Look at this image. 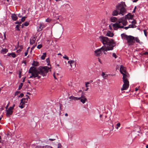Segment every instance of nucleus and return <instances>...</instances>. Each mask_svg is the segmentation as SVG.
<instances>
[{
	"label": "nucleus",
	"mask_w": 148,
	"mask_h": 148,
	"mask_svg": "<svg viewBox=\"0 0 148 148\" xmlns=\"http://www.w3.org/2000/svg\"><path fill=\"white\" fill-rule=\"evenodd\" d=\"M50 68L47 66H40L37 69L31 67L29 70V73L31 74V75L29 77V78H35L37 77L38 79H39L41 77L39 75L43 76H45Z\"/></svg>",
	"instance_id": "nucleus-1"
},
{
	"label": "nucleus",
	"mask_w": 148,
	"mask_h": 148,
	"mask_svg": "<svg viewBox=\"0 0 148 148\" xmlns=\"http://www.w3.org/2000/svg\"><path fill=\"white\" fill-rule=\"evenodd\" d=\"M127 24L126 19L125 18H122L119 19L117 23L113 25L114 29L117 30L118 28H124L125 29H128L129 27H124Z\"/></svg>",
	"instance_id": "nucleus-2"
},
{
	"label": "nucleus",
	"mask_w": 148,
	"mask_h": 148,
	"mask_svg": "<svg viewBox=\"0 0 148 148\" xmlns=\"http://www.w3.org/2000/svg\"><path fill=\"white\" fill-rule=\"evenodd\" d=\"M99 40L103 45H107L106 48H110L112 47L113 49L114 46L115 45V43L112 39H109L108 37L104 36H100Z\"/></svg>",
	"instance_id": "nucleus-3"
},
{
	"label": "nucleus",
	"mask_w": 148,
	"mask_h": 148,
	"mask_svg": "<svg viewBox=\"0 0 148 148\" xmlns=\"http://www.w3.org/2000/svg\"><path fill=\"white\" fill-rule=\"evenodd\" d=\"M122 38L127 40V43L129 46L133 45L135 43V37L132 36H128L123 33L121 35Z\"/></svg>",
	"instance_id": "nucleus-4"
},
{
	"label": "nucleus",
	"mask_w": 148,
	"mask_h": 148,
	"mask_svg": "<svg viewBox=\"0 0 148 148\" xmlns=\"http://www.w3.org/2000/svg\"><path fill=\"white\" fill-rule=\"evenodd\" d=\"M126 6L124 2H121L120 3H118L116 6V9L119 12V14L124 15L125 13L126 12V10L125 7Z\"/></svg>",
	"instance_id": "nucleus-5"
},
{
	"label": "nucleus",
	"mask_w": 148,
	"mask_h": 148,
	"mask_svg": "<svg viewBox=\"0 0 148 148\" xmlns=\"http://www.w3.org/2000/svg\"><path fill=\"white\" fill-rule=\"evenodd\" d=\"M112 47H111L110 48H106V47H103L100 49H98L95 51V55L97 56H100L102 55V52H104V51H108L112 50Z\"/></svg>",
	"instance_id": "nucleus-6"
},
{
	"label": "nucleus",
	"mask_w": 148,
	"mask_h": 148,
	"mask_svg": "<svg viewBox=\"0 0 148 148\" xmlns=\"http://www.w3.org/2000/svg\"><path fill=\"white\" fill-rule=\"evenodd\" d=\"M15 106V104H13L12 106L10 107L8 109L6 110V115L7 116H10L13 113V110Z\"/></svg>",
	"instance_id": "nucleus-7"
},
{
	"label": "nucleus",
	"mask_w": 148,
	"mask_h": 148,
	"mask_svg": "<svg viewBox=\"0 0 148 148\" xmlns=\"http://www.w3.org/2000/svg\"><path fill=\"white\" fill-rule=\"evenodd\" d=\"M124 84L123 86V87L121 88V90L122 91L127 90L129 86V81H123Z\"/></svg>",
	"instance_id": "nucleus-8"
},
{
	"label": "nucleus",
	"mask_w": 148,
	"mask_h": 148,
	"mask_svg": "<svg viewBox=\"0 0 148 148\" xmlns=\"http://www.w3.org/2000/svg\"><path fill=\"white\" fill-rule=\"evenodd\" d=\"M122 75H123V81H129L127 78L129 77V74L127 72Z\"/></svg>",
	"instance_id": "nucleus-9"
},
{
	"label": "nucleus",
	"mask_w": 148,
	"mask_h": 148,
	"mask_svg": "<svg viewBox=\"0 0 148 148\" xmlns=\"http://www.w3.org/2000/svg\"><path fill=\"white\" fill-rule=\"evenodd\" d=\"M79 98H81V99H80V101L83 104L87 100V99L86 98L84 95L82 93L81 97H79Z\"/></svg>",
	"instance_id": "nucleus-10"
},
{
	"label": "nucleus",
	"mask_w": 148,
	"mask_h": 148,
	"mask_svg": "<svg viewBox=\"0 0 148 148\" xmlns=\"http://www.w3.org/2000/svg\"><path fill=\"white\" fill-rule=\"evenodd\" d=\"M120 72L122 74L127 73L125 67L123 66L122 65H121L120 66Z\"/></svg>",
	"instance_id": "nucleus-11"
},
{
	"label": "nucleus",
	"mask_w": 148,
	"mask_h": 148,
	"mask_svg": "<svg viewBox=\"0 0 148 148\" xmlns=\"http://www.w3.org/2000/svg\"><path fill=\"white\" fill-rule=\"evenodd\" d=\"M68 63L70 64L71 67L75 66V63L74 60L69 61L68 62Z\"/></svg>",
	"instance_id": "nucleus-12"
},
{
	"label": "nucleus",
	"mask_w": 148,
	"mask_h": 148,
	"mask_svg": "<svg viewBox=\"0 0 148 148\" xmlns=\"http://www.w3.org/2000/svg\"><path fill=\"white\" fill-rule=\"evenodd\" d=\"M44 25L43 24L40 23L39 24V26L37 27V31L40 32L42 30L43 28Z\"/></svg>",
	"instance_id": "nucleus-13"
},
{
	"label": "nucleus",
	"mask_w": 148,
	"mask_h": 148,
	"mask_svg": "<svg viewBox=\"0 0 148 148\" xmlns=\"http://www.w3.org/2000/svg\"><path fill=\"white\" fill-rule=\"evenodd\" d=\"M69 99L74 100H79L81 99V98L74 97L72 96L69 97Z\"/></svg>",
	"instance_id": "nucleus-14"
},
{
	"label": "nucleus",
	"mask_w": 148,
	"mask_h": 148,
	"mask_svg": "<svg viewBox=\"0 0 148 148\" xmlns=\"http://www.w3.org/2000/svg\"><path fill=\"white\" fill-rule=\"evenodd\" d=\"M119 14V12L116 9L113 11L112 13V15L113 16H116Z\"/></svg>",
	"instance_id": "nucleus-15"
},
{
	"label": "nucleus",
	"mask_w": 148,
	"mask_h": 148,
	"mask_svg": "<svg viewBox=\"0 0 148 148\" xmlns=\"http://www.w3.org/2000/svg\"><path fill=\"white\" fill-rule=\"evenodd\" d=\"M11 17L12 19L14 21H16L18 19V17L16 15L14 14L11 15Z\"/></svg>",
	"instance_id": "nucleus-16"
},
{
	"label": "nucleus",
	"mask_w": 148,
	"mask_h": 148,
	"mask_svg": "<svg viewBox=\"0 0 148 148\" xmlns=\"http://www.w3.org/2000/svg\"><path fill=\"white\" fill-rule=\"evenodd\" d=\"M106 35L107 36H108L110 37H112L114 35V34L110 32V31H108L107 32L106 34Z\"/></svg>",
	"instance_id": "nucleus-17"
},
{
	"label": "nucleus",
	"mask_w": 148,
	"mask_h": 148,
	"mask_svg": "<svg viewBox=\"0 0 148 148\" xmlns=\"http://www.w3.org/2000/svg\"><path fill=\"white\" fill-rule=\"evenodd\" d=\"M25 105V103H24L22 101H21V103L19 104V106L20 108L21 109H22L24 107Z\"/></svg>",
	"instance_id": "nucleus-18"
},
{
	"label": "nucleus",
	"mask_w": 148,
	"mask_h": 148,
	"mask_svg": "<svg viewBox=\"0 0 148 148\" xmlns=\"http://www.w3.org/2000/svg\"><path fill=\"white\" fill-rule=\"evenodd\" d=\"M110 19L112 22H114L117 21V19L116 17L112 16L110 18Z\"/></svg>",
	"instance_id": "nucleus-19"
},
{
	"label": "nucleus",
	"mask_w": 148,
	"mask_h": 148,
	"mask_svg": "<svg viewBox=\"0 0 148 148\" xmlns=\"http://www.w3.org/2000/svg\"><path fill=\"white\" fill-rule=\"evenodd\" d=\"M8 51L7 49L5 48L1 50V53L3 54H5L7 53Z\"/></svg>",
	"instance_id": "nucleus-20"
},
{
	"label": "nucleus",
	"mask_w": 148,
	"mask_h": 148,
	"mask_svg": "<svg viewBox=\"0 0 148 148\" xmlns=\"http://www.w3.org/2000/svg\"><path fill=\"white\" fill-rule=\"evenodd\" d=\"M8 56H11L13 58H15L16 56L15 54L14 53H8Z\"/></svg>",
	"instance_id": "nucleus-21"
},
{
	"label": "nucleus",
	"mask_w": 148,
	"mask_h": 148,
	"mask_svg": "<svg viewBox=\"0 0 148 148\" xmlns=\"http://www.w3.org/2000/svg\"><path fill=\"white\" fill-rule=\"evenodd\" d=\"M39 65L38 62L37 61H33V62L32 64V65L34 66H37Z\"/></svg>",
	"instance_id": "nucleus-22"
},
{
	"label": "nucleus",
	"mask_w": 148,
	"mask_h": 148,
	"mask_svg": "<svg viewBox=\"0 0 148 148\" xmlns=\"http://www.w3.org/2000/svg\"><path fill=\"white\" fill-rule=\"evenodd\" d=\"M28 100L27 98H23L21 100V101H22L25 103H27Z\"/></svg>",
	"instance_id": "nucleus-23"
},
{
	"label": "nucleus",
	"mask_w": 148,
	"mask_h": 148,
	"mask_svg": "<svg viewBox=\"0 0 148 148\" xmlns=\"http://www.w3.org/2000/svg\"><path fill=\"white\" fill-rule=\"evenodd\" d=\"M46 56V53H43V55L41 57V59L42 60H44Z\"/></svg>",
	"instance_id": "nucleus-24"
},
{
	"label": "nucleus",
	"mask_w": 148,
	"mask_h": 148,
	"mask_svg": "<svg viewBox=\"0 0 148 148\" xmlns=\"http://www.w3.org/2000/svg\"><path fill=\"white\" fill-rule=\"evenodd\" d=\"M135 130L136 132H139L140 131L139 127V126H137L136 127H135Z\"/></svg>",
	"instance_id": "nucleus-25"
},
{
	"label": "nucleus",
	"mask_w": 148,
	"mask_h": 148,
	"mask_svg": "<svg viewBox=\"0 0 148 148\" xmlns=\"http://www.w3.org/2000/svg\"><path fill=\"white\" fill-rule=\"evenodd\" d=\"M21 26V25H19V24H18V25H16V27H15L16 30L17 31H20V29H19V27L20 26Z\"/></svg>",
	"instance_id": "nucleus-26"
},
{
	"label": "nucleus",
	"mask_w": 148,
	"mask_h": 148,
	"mask_svg": "<svg viewBox=\"0 0 148 148\" xmlns=\"http://www.w3.org/2000/svg\"><path fill=\"white\" fill-rule=\"evenodd\" d=\"M136 41V42L140 43V41L138 37L135 38V41Z\"/></svg>",
	"instance_id": "nucleus-27"
},
{
	"label": "nucleus",
	"mask_w": 148,
	"mask_h": 148,
	"mask_svg": "<svg viewBox=\"0 0 148 148\" xmlns=\"http://www.w3.org/2000/svg\"><path fill=\"white\" fill-rule=\"evenodd\" d=\"M35 41L33 39H30V44L32 45L34 43Z\"/></svg>",
	"instance_id": "nucleus-28"
},
{
	"label": "nucleus",
	"mask_w": 148,
	"mask_h": 148,
	"mask_svg": "<svg viewBox=\"0 0 148 148\" xmlns=\"http://www.w3.org/2000/svg\"><path fill=\"white\" fill-rule=\"evenodd\" d=\"M136 27V26L135 25H130L128 26L129 28H135Z\"/></svg>",
	"instance_id": "nucleus-29"
},
{
	"label": "nucleus",
	"mask_w": 148,
	"mask_h": 148,
	"mask_svg": "<svg viewBox=\"0 0 148 148\" xmlns=\"http://www.w3.org/2000/svg\"><path fill=\"white\" fill-rule=\"evenodd\" d=\"M23 83H21L20 84V85H19L18 88V90H20L21 88H22V86H23Z\"/></svg>",
	"instance_id": "nucleus-30"
},
{
	"label": "nucleus",
	"mask_w": 148,
	"mask_h": 148,
	"mask_svg": "<svg viewBox=\"0 0 148 148\" xmlns=\"http://www.w3.org/2000/svg\"><path fill=\"white\" fill-rule=\"evenodd\" d=\"M23 25L25 26H27L29 25V22L27 21L25 22L23 24Z\"/></svg>",
	"instance_id": "nucleus-31"
},
{
	"label": "nucleus",
	"mask_w": 148,
	"mask_h": 148,
	"mask_svg": "<svg viewBox=\"0 0 148 148\" xmlns=\"http://www.w3.org/2000/svg\"><path fill=\"white\" fill-rule=\"evenodd\" d=\"M120 123H118L116 124V129H118L119 128V127L120 126Z\"/></svg>",
	"instance_id": "nucleus-32"
},
{
	"label": "nucleus",
	"mask_w": 148,
	"mask_h": 148,
	"mask_svg": "<svg viewBox=\"0 0 148 148\" xmlns=\"http://www.w3.org/2000/svg\"><path fill=\"white\" fill-rule=\"evenodd\" d=\"M57 148H62V145L60 143H59L58 144Z\"/></svg>",
	"instance_id": "nucleus-33"
},
{
	"label": "nucleus",
	"mask_w": 148,
	"mask_h": 148,
	"mask_svg": "<svg viewBox=\"0 0 148 148\" xmlns=\"http://www.w3.org/2000/svg\"><path fill=\"white\" fill-rule=\"evenodd\" d=\"M112 56L113 57H114L115 58H116L117 57V56L116 54L114 53H113Z\"/></svg>",
	"instance_id": "nucleus-34"
},
{
	"label": "nucleus",
	"mask_w": 148,
	"mask_h": 148,
	"mask_svg": "<svg viewBox=\"0 0 148 148\" xmlns=\"http://www.w3.org/2000/svg\"><path fill=\"white\" fill-rule=\"evenodd\" d=\"M26 18V17L25 16L23 17L21 19V21L23 22H24L25 21V19Z\"/></svg>",
	"instance_id": "nucleus-35"
},
{
	"label": "nucleus",
	"mask_w": 148,
	"mask_h": 148,
	"mask_svg": "<svg viewBox=\"0 0 148 148\" xmlns=\"http://www.w3.org/2000/svg\"><path fill=\"white\" fill-rule=\"evenodd\" d=\"M42 45L41 44H40L38 45L37 48L38 49H40L42 47Z\"/></svg>",
	"instance_id": "nucleus-36"
},
{
	"label": "nucleus",
	"mask_w": 148,
	"mask_h": 148,
	"mask_svg": "<svg viewBox=\"0 0 148 148\" xmlns=\"http://www.w3.org/2000/svg\"><path fill=\"white\" fill-rule=\"evenodd\" d=\"M143 31H144V32L145 36L147 37V31H146V30L144 29V30Z\"/></svg>",
	"instance_id": "nucleus-37"
},
{
	"label": "nucleus",
	"mask_w": 148,
	"mask_h": 148,
	"mask_svg": "<svg viewBox=\"0 0 148 148\" xmlns=\"http://www.w3.org/2000/svg\"><path fill=\"white\" fill-rule=\"evenodd\" d=\"M63 58L65 59L68 60H69V58L68 57L66 56L65 55H64V56L63 57Z\"/></svg>",
	"instance_id": "nucleus-38"
},
{
	"label": "nucleus",
	"mask_w": 148,
	"mask_h": 148,
	"mask_svg": "<svg viewBox=\"0 0 148 148\" xmlns=\"http://www.w3.org/2000/svg\"><path fill=\"white\" fill-rule=\"evenodd\" d=\"M20 93V91H17L15 93V96L18 95Z\"/></svg>",
	"instance_id": "nucleus-39"
},
{
	"label": "nucleus",
	"mask_w": 148,
	"mask_h": 148,
	"mask_svg": "<svg viewBox=\"0 0 148 148\" xmlns=\"http://www.w3.org/2000/svg\"><path fill=\"white\" fill-rule=\"evenodd\" d=\"M51 21V20L49 18H48L46 20V21L47 22H49Z\"/></svg>",
	"instance_id": "nucleus-40"
},
{
	"label": "nucleus",
	"mask_w": 148,
	"mask_h": 148,
	"mask_svg": "<svg viewBox=\"0 0 148 148\" xmlns=\"http://www.w3.org/2000/svg\"><path fill=\"white\" fill-rule=\"evenodd\" d=\"M106 75L105 74L104 72H102V76L103 77H106L107 76V75H106V76H105Z\"/></svg>",
	"instance_id": "nucleus-41"
},
{
	"label": "nucleus",
	"mask_w": 148,
	"mask_h": 148,
	"mask_svg": "<svg viewBox=\"0 0 148 148\" xmlns=\"http://www.w3.org/2000/svg\"><path fill=\"white\" fill-rule=\"evenodd\" d=\"M21 23H22L21 21H17L15 23V24H19V25H20V24H21Z\"/></svg>",
	"instance_id": "nucleus-42"
},
{
	"label": "nucleus",
	"mask_w": 148,
	"mask_h": 148,
	"mask_svg": "<svg viewBox=\"0 0 148 148\" xmlns=\"http://www.w3.org/2000/svg\"><path fill=\"white\" fill-rule=\"evenodd\" d=\"M136 23V21L135 20H134L132 22V23L133 25H134Z\"/></svg>",
	"instance_id": "nucleus-43"
},
{
	"label": "nucleus",
	"mask_w": 148,
	"mask_h": 148,
	"mask_svg": "<svg viewBox=\"0 0 148 148\" xmlns=\"http://www.w3.org/2000/svg\"><path fill=\"white\" fill-rule=\"evenodd\" d=\"M9 103H10L9 102L8 103V104L6 105V106L5 107L6 109H8V107L9 106Z\"/></svg>",
	"instance_id": "nucleus-44"
},
{
	"label": "nucleus",
	"mask_w": 148,
	"mask_h": 148,
	"mask_svg": "<svg viewBox=\"0 0 148 148\" xmlns=\"http://www.w3.org/2000/svg\"><path fill=\"white\" fill-rule=\"evenodd\" d=\"M46 61L47 62H50V60L49 58H47L46 59Z\"/></svg>",
	"instance_id": "nucleus-45"
},
{
	"label": "nucleus",
	"mask_w": 148,
	"mask_h": 148,
	"mask_svg": "<svg viewBox=\"0 0 148 148\" xmlns=\"http://www.w3.org/2000/svg\"><path fill=\"white\" fill-rule=\"evenodd\" d=\"M23 95H24L23 94V93H21V94H20V96H18V97H23Z\"/></svg>",
	"instance_id": "nucleus-46"
},
{
	"label": "nucleus",
	"mask_w": 148,
	"mask_h": 148,
	"mask_svg": "<svg viewBox=\"0 0 148 148\" xmlns=\"http://www.w3.org/2000/svg\"><path fill=\"white\" fill-rule=\"evenodd\" d=\"M21 71H20L19 73V78H20L21 77Z\"/></svg>",
	"instance_id": "nucleus-47"
},
{
	"label": "nucleus",
	"mask_w": 148,
	"mask_h": 148,
	"mask_svg": "<svg viewBox=\"0 0 148 148\" xmlns=\"http://www.w3.org/2000/svg\"><path fill=\"white\" fill-rule=\"evenodd\" d=\"M36 37L34 36L33 38L32 39H33L35 41V40L36 39Z\"/></svg>",
	"instance_id": "nucleus-48"
},
{
	"label": "nucleus",
	"mask_w": 148,
	"mask_h": 148,
	"mask_svg": "<svg viewBox=\"0 0 148 148\" xmlns=\"http://www.w3.org/2000/svg\"><path fill=\"white\" fill-rule=\"evenodd\" d=\"M49 140L51 141H54L55 140V139H51V138H49Z\"/></svg>",
	"instance_id": "nucleus-49"
},
{
	"label": "nucleus",
	"mask_w": 148,
	"mask_h": 148,
	"mask_svg": "<svg viewBox=\"0 0 148 148\" xmlns=\"http://www.w3.org/2000/svg\"><path fill=\"white\" fill-rule=\"evenodd\" d=\"M136 7H135L133 11V12H132L133 13H134L135 12V10H136Z\"/></svg>",
	"instance_id": "nucleus-50"
},
{
	"label": "nucleus",
	"mask_w": 148,
	"mask_h": 148,
	"mask_svg": "<svg viewBox=\"0 0 148 148\" xmlns=\"http://www.w3.org/2000/svg\"><path fill=\"white\" fill-rule=\"evenodd\" d=\"M90 83V82H85V84H86L87 85L89 84Z\"/></svg>",
	"instance_id": "nucleus-51"
},
{
	"label": "nucleus",
	"mask_w": 148,
	"mask_h": 148,
	"mask_svg": "<svg viewBox=\"0 0 148 148\" xmlns=\"http://www.w3.org/2000/svg\"><path fill=\"white\" fill-rule=\"evenodd\" d=\"M144 54L145 55H148V52H145L144 53Z\"/></svg>",
	"instance_id": "nucleus-52"
},
{
	"label": "nucleus",
	"mask_w": 148,
	"mask_h": 148,
	"mask_svg": "<svg viewBox=\"0 0 148 148\" xmlns=\"http://www.w3.org/2000/svg\"><path fill=\"white\" fill-rule=\"evenodd\" d=\"M53 76L55 78V79H57V78H56V77L55 76V75L54 73L53 74Z\"/></svg>",
	"instance_id": "nucleus-53"
},
{
	"label": "nucleus",
	"mask_w": 148,
	"mask_h": 148,
	"mask_svg": "<svg viewBox=\"0 0 148 148\" xmlns=\"http://www.w3.org/2000/svg\"><path fill=\"white\" fill-rule=\"evenodd\" d=\"M138 0H134L133 1V2H136Z\"/></svg>",
	"instance_id": "nucleus-54"
},
{
	"label": "nucleus",
	"mask_w": 148,
	"mask_h": 148,
	"mask_svg": "<svg viewBox=\"0 0 148 148\" xmlns=\"http://www.w3.org/2000/svg\"><path fill=\"white\" fill-rule=\"evenodd\" d=\"M34 47H35V46H33L31 48V52L32 51V50L34 49Z\"/></svg>",
	"instance_id": "nucleus-55"
},
{
	"label": "nucleus",
	"mask_w": 148,
	"mask_h": 148,
	"mask_svg": "<svg viewBox=\"0 0 148 148\" xmlns=\"http://www.w3.org/2000/svg\"><path fill=\"white\" fill-rule=\"evenodd\" d=\"M22 63H24L25 64V63H26V61H22Z\"/></svg>",
	"instance_id": "nucleus-56"
},
{
	"label": "nucleus",
	"mask_w": 148,
	"mask_h": 148,
	"mask_svg": "<svg viewBox=\"0 0 148 148\" xmlns=\"http://www.w3.org/2000/svg\"><path fill=\"white\" fill-rule=\"evenodd\" d=\"M27 54H28V53H27V52H25V56H27Z\"/></svg>",
	"instance_id": "nucleus-57"
},
{
	"label": "nucleus",
	"mask_w": 148,
	"mask_h": 148,
	"mask_svg": "<svg viewBox=\"0 0 148 148\" xmlns=\"http://www.w3.org/2000/svg\"><path fill=\"white\" fill-rule=\"evenodd\" d=\"M138 88H135V91H138Z\"/></svg>",
	"instance_id": "nucleus-58"
},
{
	"label": "nucleus",
	"mask_w": 148,
	"mask_h": 148,
	"mask_svg": "<svg viewBox=\"0 0 148 148\" xmlns=\"http://www.w3.org/2000/svg\"><path fill=\"white\" fill-rule=\"evenodd\" d=\"M26 98H27V99H28V98H29V96L27 95H26Z\"/></svg>",
	"instance_id": "nucleus-59"
},
{
	"label": "nucleus",
	"mask_w": 148,
	"mask_h": 148,
	"mask_svg": "<svg viewBox=\"0 0 148 148\" xmlns=\"http://www.w3.org/2000/svg\"><path fill=\"white\" fill-rule=\"evenodd\" d=\"M85 85H86V88H88V85L86 84H85Z\"/></svg>",
	"instance_id": "nucleus-60"
},
{
	"label": "nucleus",
	"mask_w": 148,
	"mask_h": 148,
	"mask_svg": "<svg viewBox=\"0 0 148 148\" xmlns=\"http://www.w3.org/2000/svg\"><path fill=\"white\" fill-rule=\"evenodd\" d=\"M99 61L100 62V63H101V60L99 58H98Z\"/></svg>",
	"instance_id": "nucleus-61"
},
{
	"label": "nucleus",
	"mask_w": 148,
	"mask_h": 148,
	"mask_svg": "<svg viewBox=\"0 0 148 148\" xmlns=\"http://www.w3.org/2000/svg\"><path fill=\"white\" fill-rule=\"evenodd\" d=\"M65 116H68V114L67 113H66L65 114Z\"/></svg>",
	"instance_id": "nucleus-62"
},
{
	"label": "nucleus",
	"mask_w": 148,
	"mask_h": 148,
	"mask_svg": "<svg viewBox=\"0 0 148 148\" xmlns=\"http://www.w3.org/2000/svg\"><path fill=\"white\" fill-rule=\"evenodd\" d=\"M24 26V25H23V24H22L21 26L22 28H23Z\"/></svg>",
	"instance_id": "nucleus-63"
},
{
	"label": "nucleus",
	"mask_w": 148,
	"mask_h": 148,
	"mask_svg": "<svg viewBox=\"0 0 148 148\" xmlns=\"http://www.w3.org/2000/svg\"><path fill=\"white\" fill-rule=\"evenodd\" d=\"M146 148H148V145H147L146 146Z\"/></svg>",
	"instance_id": "nucleus-64"
}]
</instances>
